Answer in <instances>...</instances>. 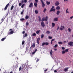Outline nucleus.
I'll use <instances>...</instances> for the list:
<instances>
[{
  "label": "nucleus",
  "instance_id": "nucleus-10",
  "mask_svg": "<svg viewBox=\"0 0 73 73\" xmlns=\"http://www.w3.org/2000/svg\"><path fill=\"white\" fill-rule=\"evenodd\" d=\"M14 31H11L10 33H8L9 35H12V34H13L14 33Z\"/></svg>",
  "mask_w": 73,
  "mask_h": 73
},
{
  "label": "nucleus",
  "instance_id": "nucleus-19",
  "mask_svg": "<svg viewBox=\"0 0 73 73\" xmlns=\"http://www.w3.org/2000/svg\"><path fill=\"white\" fill-rule=\"evenodd\" d=\"M46 3L47 5H49L50 4V2H48V1H46Z\"/></svg>",
  "mask_w": 73,
  "mask_h": 73
},
{
  "label": "nucleus",
  "instance_id": "nucleus-46",
  "mask_svg": "<svg viewBox=\"0 0 73 73\" xmlns=\"http://www.w3.org/2000/svg\"><path fill=\"white\" fill-rule=\"evenodd\" d=\"M65 52H68V49H66L65 50Z\"/></svg>",
  "mask_w": 73,
  "mask_h": 73
},
{
  "label": "nucleus",
  "instance_id": "nucleus-53",
  "mask_svg": "<svg viewBox=\"0 0 73 73\" xmlns=\"http://www.w3.org/2000/svg\"><path fill=\"white\" fill-rule=\"evenodd\" d=\"M21 3H19V6H21Z\"/></svg>",
  "mask_w": 73,
  "mask_h": 73
},
{
  "label": "nucleus",
  "instance_id": "nucleus-41",
  "mask_svg": "<svg viewBox=\"0 0 73 73\" xmlns=\"http://www.w3.org/2000/svg\"><path fill=\"white\" fill-rule=\"evenodd\" d=\"M25 20L24 19H20V20L21 21H24Z\"/></svg>",
  "mask_w": 73,
  "mask_h": 73
},
{
  "label": "nucleus",
  "instance_id": "nucleus-57",
  "mask_svg": "<svg viewBox=\"0 0 73 73\" xmlns=\"http://www.w3.org/2000/svg\"><path fill=\"white\" fill-rule=\"evenodd\" d=\"M24 0H22L21 1V3L22 4H23V3H24Z\"/></svg>",
  "mask_w": 73,
  "mask_h": 73
},
{
  "label": "nucleus",
  "instance_id": "nucleus-18",
  "mask_svg": "<svg viewBox=\"0 0 73 73\" xmlns=\"http://www.w3.org/2000/svg\"><path fill=\"white\" fill-rule=\"evenodd\" d=\"M34 5L35 6V7H37V3L35 2L34 3Z\"/></svg>",
  "mask_w": 73,
  "mask_h": 73
},
{
  "label": "nucleus",
  "instance_id": "nucleus-31",
  "mask_svg": "<svg viewBox=\"0 0 73 73\" xmlns=\"http://www.w3.org/2000/svg\"><path fill=\"white\" fill-rule=\"evenodd\" d=\"M42 46H44V45H45V42H43L42 44Z\"/></svg>",
  "mask_w": 73,
  "mask_h": 73
},
{
  "label": "nucleus",
  "instance_id": "nucleus-30",
  "mask_svg": "<svg viewBox=\"0 0 73 73\" xmlns=\"http://www.w3.org/2000/svg\"><path fill=\"white\" fill-rule=\"evenodd\" d=\"M36 36V34L35 33H34L33 34V36Z\"/></svg>",
  "mask_w": 73,
  "mask_h": 73
},
{
  "label": "nucleus",
  "instance_id": "nucleus-47",
  "mask_svg": "<svg viewBox=\"0 0 73 73\" xmlns=\"http://www.w3.org/2000/svg\"><path fill=\"white\" fill-rule=\"evenodd\" d=\"M4 20V19H2L1 21H2L1 22V23H2V22H3V21Z\"/></svg>",
  "mask_w": 73,
  "mask_h": 73
},
{
  "label": "nucleus",
  "instance_id": "nucleus-7",
  "mask_svg": "<svg viewBox=\"0 0 73 73\" xmlns=\"http://www.w3.org/2000/svg\"><path fill=\"white\" fill-rule=\"evenodd\" d=\"M59 4H60V3H59V2L58 1L56 2L55 3V5L56 6H58V5H59Z\"/></svg>",
  "mask_w": 73,
  "mask_h": 73
},
{
  "label": "nucleus",
  "instance_id": "nucleus-2",
  "mask_svg": "<svg viewBox=\"0 0 73 73\" xmlns=\"http://www.w3.org/2000/svg\"><path fill=\"white\" fill-rule=\"evenodd\" d=\"M68 45L70 46H73V42L72 41H70L68 43Z\"/></svg>",
  "mask_w": 73,
  "mask_h": 73
},
{
  "label": "nucleus",
  "instance_id": "nucleus-48",
  "mask_svg": "<svg viewBox=\"0 0 73 73\" xmlns=\"http://www.w3.org/2000/svg\"><path fill=\"white\" fill-rule=\"evenodd\" d=\"M28 25H29V23H28V22H26V25L27 26H28Z\"/></svg>",
  "mask_w": 73,
  "mask_h": 73
},
{
  "label": "nucleus",
  "instance_id": "nucleus-59",
  "mask_svg": "<svg viewBox=\"0 0 73 73\" xmlns=\"http://www.w3.org/2000/svg\"><path fill=\"white\" fill-rule=\"evenodd\" d=\"M73 16H72L71 17H70V19H73Z\"/></svg>",
  "mask_w": 73,
  "mask_h": 73
},
{
  "label": "nucleus",
  "instance_id": "nucleus-54",
  "mask_svg": "<svg viewBox=\"0 0 73 73\" xmlns=\"http://www.w3.org/2000/svg\"><path fill=\"white\" fill-rule=\"evenodd\" d=\"M48 20L47 19H44V21H46Z\"/></svg>",
  "mask_w": 73,
  "mask_h": 73
},
{
  "label": "nucleus",
  "instance_id": "nucleus-3",
  "mask_svg": "<svg viewBox=\"0 0 73 73\" xmlns=\"http://www.w3.org/2000/svg\"><path fill=\"white\" fill-rule=\"evenodd\" d=\"M9 3H8L6 6L5 7L4 9V11H5L6 10H7V8H8V6H9Z\"/></svg>",
  "mask_w": 73,
  "mask_h": 73
},
{
  "label": "nucleus",
  "instance_id": "nucleus-35",
  "mask_svg": "<svg viewBox=\"0 0 73 73\" xmlns=\"http://www.w3.org/2000/svg\"><path fill=\"white\" fill-rule=\"evenodd\" d=\"M24 43H25V41L24 40H23L22 43V45H24Z\"/></svg>",
  "mask_w": 73,
  "mask_h": 73
},
{
  "label": "nucleus",
  "instance_id": "nucleus-14",
  "mask_svg": "<svg viewBox=\"0 0 73 73\" xmlns=\"http://www.w3.org/2000/svg\"><path fill=\"white\" fill-rule=\"evenodd\" d=\"M50 55H51L52 57V56L53 54V51H52V50H51L50 51Z\"/></svg>",
  "mask_w": 73,
  "mask_h": 73
},
{
  "label": "nucleus",
  "instance_id": "nucleus-17",
  "mask_svg": "<svg viewBox=\"0 0 73 73\" xmlns=\"http://www.w3.org/2000/svg\"><path fill=\"white\" fill-rule=\"evenodd\" d=\"M14 8V6L13 5L11 7V9H10L11 11H12V10Z\"/></svg>",
  "mask_w": 73,
  "mask_h": 73
},
{
  "label": "nucleus",
  "instance_id": "nucleus-28",
  "mask_svg": "<svg viewBox=\"0 0 73 73\" xmlns=\"http://www.w3.org/2000/svg\"><path fill=\"white\" fill-rule=\"evenodd\" d=\"M47 34H50V31H47L46 32Z\"/></svg>",
  "mask_w": 73,
  "mask_h": 73
},
{
  "label": "nucleus",
  "instance_id": "nucleus-23",
  "mask_svg": "<svg viewBox=\"0 0 73 73\" xmlns=\"http://www.w3.org/2000/svg\"><path fill=\"white\" fill-rule=\"evenodd\" d=\"M54 21H58V19H54Z\"/></svg>",
  "mask_w": 73,
  "mask_h": 73
},
{
  "label": "nucleus",
  "instance_id": "nucleus-11",
  "mask_svg": "<svg viewBox=\"0 0 73 73\" xmlns=\"http://www.w3.org/2000/svg\"><path fill=\"white\" fill-rule=\"evenodd\" d=\"M60 13V11L59 10H58L56 12V15H59V14Z\"/></svg>",
  "mask_w": 73,
  "mask_h": 73
},
{
  "label": "nucleus",
  "instance_id": "nucleus-29",
  "mask_svg": "<svg viewBox=\"0 0 73 73\" xmlns=\"http://www.w3.org/2000/svg\"><path fill=\"white\" fill-rule=\"evenodd\" d=\"M22 69H25V66L24 65H23V66Z\"/></svg>",
  "mask_w": 73,
  "mask_h": 73
},
{
  "label": "nucleus",
  "instance_id": "nucleus-34",
  "mask_svg": "<svg viewBox=\"0 0 73 73\" xmlns=\"http://www.w3.org/2000/svg\"><path fill=\"white\" fill-rule=\"evenodd\" d=\"M25 4H23L22 5V6H21V8H24V6H25Z\"/></svg>",
  "mask_w": 73,
  "mask_h": 73
},
{
  "label": "nucleus",
  "instance_id": "nucleus-20",
  "mask_svg": "<svg viewBox=\"0 0 73 73\" xmlns=\"http://www.w3.org/2000/svg\"><path fill=\"white\" fill-rule=\"evenodd\" d=\"M32 46H33L34 48H35V44L34 43L33 44V45L31 46V47H32Z\"/></svg>",
  "mask_w": 73,
  "mask_h": 73
},
{
  "label": "nucleus",
  "instance_id": "nucleus-12",
  "mask_svg": "<svg viewBox=\"0 0 73 73\" xmlns=\"http://www.w3.org/2000/svg\"><path fill=\"white\" fill-rule=\"evenodd\" d=\"M56 10H60V7L59 6H57L56 8Z\"/></svg>",
  "mask_w": 73,
  "mask_h": 73
},
{
  "label": "nucleus",
  "instance_id": "nucleus-49",
  "mask_svg": "<svg viewBox=\"0 0 73 73\" xmlns=\"http://www.w3.org/2000/svg\"><path fill=\"white\" fill-rule=\"evenodd\" d=\"M24 2L25 3H26L27 2V0H24Z\"/></svg>",
  "mask_w": 73,
  "mask_h": 73
},
{
  "label": "nucleus",
  "instance_id": "nucleus-61",
  "mask_svg": "<svg viewBox=\"0 0 73 73\" xmlns=\"http://www.w3.org/2000/svg\"><path fill=\"white\" fill-rule=\"evenodd\" d=\"M48 16H47L45 19H48Z\"/></svg>",
  "mask_w": 73,
  "mask_h": 73
},
{
  "label": "nucleus",
  "instance_id": "nucleus-21",
  "mask_svg": "<svg viewBox=\"0 0 73 73\" xmlns=\"http://www.w3.org/2000/svg\"><path fill=\"white\" fill-rule=\"evenodd\" d=\"M52 27H54L55 26V24L54 23H52Z\"/></svg>",
  "mask_w": 73,
  "mask_h": 73
},
{
  "label": "nucleus",
  "instance_id": "nucleus-32",
  "mask_svg": "<svg viewBox=\"0 0 73 73\" xmlns=\"http://www.w3.org/2000/svg\"><path fill=\"white\" fill-rule=\"evenodd\" d=\"M46 11V9H44L43 11V12L45 13Z\"/></svg>",
  "mask_w": 73,
  "mask_h": 73
},
{
  "label": "nucleus",
  "instance_id": "nucleus-8",
  "mask_svg": "<svg viewBox=\"0 0 73 73\" xmlns=\"http://www.w3.org/2000/svg\"><path fill=\"white\" fill-rule=\"evenodd\" d=\"M33 3L31 2L29 5V7H30V8H32V7H33Z\"/></svg>",
  "mask_w": 73,
  "mask_h": 73
},
{
  "label": "nucleus",
  "instance_id": "nucleus-37",
  "mask_svg": "<svg viewBox=\"0 0 73 73\" xmlns=\"http://www.w3.org/2000/svg\"><path fill=\"white\" fill-rule=\"evenodd\" d=\"M25 19H29V16L28 15H26L25 17Z\"/></svg>",
  "mask_w": 73,
  "mask_h": 73
},
{
  "label": "nucleus",
  "instance_id": "nucleus-38",
  "mask_svg": "<svg viewBox=\"0 0 73 73\" xmlns=\"http://www.w3.org/2000/svg\"><path fill=\"white\" fill-rule=\"evenodd\" d=\"M40 33V31H37L36 32V34H38Z\"/></svg>",
  "mask_w": 73,
  "mask_h": 73
},
{
  "label": "nucleus",
  "instance_id": "nucleus-33",
  "mask_svg": "<svg viewBox=\"0 0 73 73\" xmlns=\"http://www.w3.org/2000/svg\"><path fill=\"white\" fill-rule=\"evenodd\" d=\"M5 38H3L1 40L2 41H4V40L5 39Z\"/></svg>",
  "mask_w": 73,
  "mask_h": 73
},
{
  "label": "nucleus",
  "instance_id": "nucleus-15",
  "mask_svg": "<svg viewBox=\"0 0 73 73\" xmlns=\"http://www.w3.org/2000/svg\"><path fill=\"white\" fill-rule=\"evenodd\" d=\"M37 50V49H36L35 50V51H34V52H33L32 53V54H35V53H36V51Z\"/></svg>",
  "mask_w": 73,
  "mask_h": 73
},
{
  "label": "nucleus",
  "instance_id": "nucleus-55",
  "mask_svg": "<svg viewBox=\"0 0 73 73\" xmlns=\"http://www.w3.org/2000/svg\"><path fill=\"white\" fill-rule=\"evenodd\" d=\"M38 61H39V59H38L36 61V62H37Z\"/></svg>",
  "mask_w": 73,
  "mask_h": 73
},
{
  "label": "nucleus",
  "instance_id": "nucleus-58",
  "mask_svg": "<svg viewBox=\"0 0 73 73\" xmlns=\"http://www.w3.org/2000/svg\"><path fill=\"white\" fill-rule=\"evenodd\" d=\"M57 72V71L56 70H54V73H56V72Z\"/></svg>",
  "mask_w": 73,
  "mask_h": 73
},
{
  "label": "nucleus",
  "instance_id": "nucleus-1",
  "mask_svg": "<svg viewBox=\"0 0 73 73\" xmlns=\"http://www.w3.org/2000/svg\"><path fill=\"white\" fill-rule=\"evenodd\" d=\"M54 6H52V8L50 9V12H55V11H56V9H54Z\"/></svg>",
  "mask_w": 73,
  "mask_h": 73
},
{
  "label": "nucleus",
  "instance_id": "nucleus-63",
  "mask_svg": "<svg viewBox=\"0 0 73 73\" xmlns=\"http://www.w3.org/2000/svg\"><path fill=\"white\" fill-rule=\"evenodd\" d=\"M38 21H41V19H38Z\"/></svg>",
  "mask_w": 73,
  "mask_h": 73
},
{
  "label": "nucleus",
  "instance_id": "nucleus-52",
  "mask_svg": "<svg viewBox=\"0 0 73 73\" xmlns=\"http://www.w3.org/2000/svg\"><path fill=\"white\" fill-rule=\"evenodd\" d=\"M59 28H60V27L58 26V28H57V31H58V30L59 29Z\"/></svg>",
  "mask_w": 73,
  "mask_h": 73
},
{
  "label": "nucleus",
  "instance_id": "nucleus-16",
  "mask_svg": "<svg viewBox=\"0 0 73 73\" xmlns=\"http://www.w3.org/2000/svg\"><path fill=\"white\" fill-rule=\"evenodd\" d=\"M68 69H69V68L68 67L65 68L64 70L65 72H68Z\"/></svg>",
  "mask_w": 73,
  "mask_h": 73
},
{
  "label": "nucleus",
  "instance_id": "nucleus-43",
  "mask_svg": "<svg viewBox=\"0 0 73 73\" xmlns=\"http://www.w3.org/2000/svg\"><path fill=\"white\" fill-rule=\"evenodd\" d=\"M21 66L19 68V71H21Z\"/></svg>",
  "mask_w": 73,
  "mask_h": 73
},
{
  "label": "nucleus",
  "instance_id": "nucleus-6",
  "mask_svg": "<svg viewBox=\"0 0 73 73\" xmlns=\"http://www.w3.org/2000/svg\"><path fill=\"white\" fill-rule=\"evenodd\" d=\"M40 1H41V3L42 4V7H43V8L45 6V5L44 4V1H43V0H40Z\"/></svg>",
  "mask_w": 73,
  "mask_h": 73
},
{
  "label": "nucleus",
  "instance_id": "nucleus-27",
  "mask_svg": "<svg viewBox=\"0 0 73 73\" xmlns=\"http://www.w3.org/2000/svg\"><path fill=\"white\" fill-rule=\"evenodd\" d=\"M45 45H49V43L48 42H45Z\"/></svg>",
  "mask_w": 73,
  "mask_h": 73
},
{
  "label": "nucleus",
  "instance_id": "nucleus-9",
  "mask_svg": "<svg viewBox=\"0 0 73 73\" xmlns=\"http://www.w3.org/2000/svg\"><path fill=\"white\" fill-rule=\"evenodd\" d=\"M41 25L42 27H45V24H44V23L42 22L41 23Z\"/></svg>",
  "mask_w": 73,
  "mask_h": 73
},
{
  "label": "nucleus",
  "instance_id": "nucleus-44",
  "mask_svg": "<svg viewBox=\"0 0 73 73\" xmlns=\"http://www.w3.org/2000/svg\"><path fill=\"white\" fill-rule=\"evenodd\" d=\"M48 38L49 39H52V37L50 36H48Z\"/></svg>",
  "mask_w": 73,
  "mask_h": 73
},
{
  "label": "nucleus",
  "instance_id": "nucleus-56",
  "mask_svg": "<svg viewBox=\"0 0 73 73\" xmlns=\"http://www.w3.org/2000/svg\"><path fill=\"white\" fill-rule=\"evenodd\" d=\"M35 3H38V0H35Z\"/></svg>",
  "mask_w": 73,
  "mask_h": 73
},
{
  "label": "nucleus",
  "instance_id": "nucleus-36",
  "mask_svg": "<svg viewBox=\"0 0 73 73\" xmlns=\"http://www.w3.org/2000/svg\"><path fill=\"white\" fill-rule=\"evenodd\" d=\"M44 34H42L41 35V38H42L43 37H44Z\"/></svg>",
  "mask_w": 73,
  "mask_h": 73
},
{
  "label": "nucleus",
  "instance_id": "nucleus-25",
  "mask_svg": "<svg viewBox=\"0 0 73 73\" xmlns=\"http://www.w3.org/2000/svg\"><path fill=\"white\" fill-rule=\"evenodd\" d=\"M24 10L23 9L22 11L21 12V15H23V13H24Z\"/></svg>",
  "mask_w": 73,
  "mask_h": 73
},
{
  "label": "nucleus",
  "instance_id": "nucleus-60",
  "mask_svg": "<svg viewBox=\"0 0 73 73\" xmlns=\"http://www.w3.org/2000/svg\"><path fill=\"white\" fill-rule=\"evenodd\" d=\"M38 19H41V17H40V16H38Z\"/></svg>",
  "mask_w": 73,
  "mask_h": 73
},
{
  "label": "nucleus",
  "instance_id": "nucleus-24",
  "mask_svg": "<svg viewBox=\"0 0 73 73\" xmlns=\"http://www.w3.org/2000/svg\"><path fill=\"white\" fill-rule=\"evenodd\" d=\"M68 9H69L68 8H67V9L66 10V13H69V11H68Z\"/></svg>",
  "mask_w": 73,
  "mask_h": 73
},
{
  "label": "nucleus",
  "instance_id": "nucleus-22",
  "mask_svg": "<svg viewBox=\"0 0 73 73\" xmlns=\"http://www.w3.org/2000/svg\"><path fill=\"white\" fill-rule=\"evenodd\" d=\"M27 36H28V34H27V33H25V36L24 35L23 36L24 37H27Z\"/></svg>",
  "mask_w": 73,
  "mask_h": 73
},
{
  "label": "nucleus",
  "instance_id": "nucleus-26",
  "mask_svg": "<svg viewBox=\"0 0 73 73\" xmlns=\"http://www.w3.org/2000/svg\"><path fill=\"white\" fill-rule=\"evenodd\" d=\"M35 12L36 14H37L38 13V11L37 10H35Z\"/></svg>",
  "mask_w": 73,
  "mask_h": 73
},
{
  "label": "nucleus",
  "instance_id": "nucleus-62",
  "mask_svg": "<svg viewBox=\"0 0 73 73\" xmlns=\"http://www.w3.org/2000/svg\"><path fill=\"white\" fill-rule=\"evenodd\" d=\"M54 41V39H52V40L51 41Z\"/></svg>",
  "mask_w": 73,
  "mask_h": 73
},
{
  "label": "nucleus",
  "instance_id": "nucleus-50",
  "mask_svg": "<svg viewBox=\"0 0 73 73\" xmlns=\"http://www.w3.org/2000/svg\"><path fill=\"white\" fill-rule=\"evenodd\" d=\"M62 50H64V49H65V48L64 47H62Z\"/></svg>",
  "mask_w": 73,
  "mask_h": 73
},
{
  "label": "nucleus",
  "instance_id": "nucleus-64",
  "mask_svg": "<svg viewBox=\"0 0 73 73\" xmlns=\"http://www.w3.org/2000/svg\"><path fill=\"white\" fill-rule=\"evenodd\" d=\"M47 71V69H46L45 70H44V72H46Z\"/></svg>",
  "mask_w": 73,
  "mask_h": 73
},
{
  "label": "nucleus",
  "instance_id": "nucleus-39",
  "mask_svg": "<svg viewBox=\"0 0 73 73\" xmlns=\"http://www.w3.org/2000/svg\"><path fill=\"white\" fill-rule=\"evenodd\" d=\"M65 53V51L64 50H63L62 51V54H64Z\"/></svg>",
  "mask_w": 73,
  "mask_h": 73
},
{
  "label": "nucleus",
  "instance_id": "nucleus-51",
  "mask_svg": "<svg viewBox=\"0 0 73 73\" xmlns=\"http://www.w3.org/2000/svg\"><path fill=\"white\" fill-rule=\"evenodd\" d=\"M44 19H42V21H44Z\"/></svg>",
  "mask_w": 73,
  "mask_h": 73
},
{
  "label": "nucleus",
  "instance_id": "nucleus-45",
  "mask_svg": "<svg viewBox=\"0 0 73 73\" xmlns=\"http://www.w3.org/2000/svg\"><path fill=\"white\" fill-rule=\"evenodd\" d=\"M58 46V45H57V44H56L55 45L54 47V48H56V47H57Z\"/></svg>",
  "mask_w": 73,
  "mask_h": 73
},
{
  "label": "nucleus",
  "instance_id": "nucleus-40",
  "mask_svg": "<svg viewBox=\"0 0 73 73\" xmlns=\"http://www.w3.org/2000/svg\"><path fill=\"white\" fill-rule=\"evenodd\" d=\"M59 44H62V42H58Z\"/></svg>",
  "mask_w": 73,
  "mask_h": 73
},
{
  "label": "nucleus",
  "instance_id": "nucleus-5",
  "mask_svg": "<svg viewBox=\"0 0 73 73\" xmlns=\"http://www.w3.org/2000/svg\"><path fill=\"white\" fill-rule=\"evenodd\" d=\"M27 69L26 70L27 73H28V69H29V68H30V69H32V67H29V66H27Z\"/></svg>",
  "mask_w": 73,
  "mask_h": 73
},
{
  "label": "nucleus",
  "instance_id": "nucleus-4",
  "mask_svg": "<svg viewBox=\"0 0 73 73\" xmlns=\"http://www.w3.org/2000/svg\"><path fill=\"white\" fill-rule=\"evenodd\" d=\"M63 29H65V27L64 26L61 25L60 29V31H62Z\"/></svg>",
  "mask_w": 73,
  "mask_h": 73
},
{
  "label": "nucleus",
  "instance_id": "nucleus-13",
  "mask_svg": "<svg viewBox=\"0 0 73 73\" xmlns=\"http://www.w3.org/2000/svg\"><path fill=\"white\" fill-rule=\"evenodd\" d=\"M40 38H38L37 39V42L38 44H39V41H40Z\"/></svg>",
  "mask_w": 73,
  "mask_h": 73
},
{
  "label": "nucleus",
  "instance_id": "nucleus-42",
  "mask_svg": "<svg viewBox=\"0 0 73 73\" xmlns=\"http://www.w3.org/2000/svg\"><path fill=\"white\" fill-rule=\"evenodd\" d=\"M68 31H69V32H70V31H71V29L69 28L68 29Z\"/></svg>",
  "mask_w": 73,
  "mask_h": 73
}]
</instances>
